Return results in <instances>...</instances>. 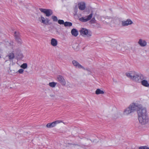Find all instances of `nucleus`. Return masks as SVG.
I'll use <instances>...</instances> for the list:
<instances>
[{
  "label": "nucleus",
  "mask_w": 149,
  "mask_h": 149,
  "mask_svg": "<svg viewBox=\"0 0 149 149\" xmlns=\"http://www.w3.org/2000/svg\"><path fill=\"white\" fill-rule=\"evenodd\" d=\"M148 147L146 146H141L139 147V149H148Z\"/></svg>",
  "instance_id": "obj_26"
},
{
  "label": "nucleus",
  "mask_w": 149,
  "mask_h": 149,
  "mask_svg": "<svg viewBox=\"0 0 149 149\" xmlns=\"http://www.w3.org/2000/svg\"><path fill=\"white\" fill-rule=\"evenodd\" d=\"M71 33L72 35L74 36V28H73L72 29Z\"/></svg>",
  "instance_id": "obj_30"
},
{
  "label": "nucleus",
  "mask_w": 149,
  "mask_h": 149,
  "mask_svg": "<svg viewBox=\"0 0 149 149\" xmlns=\"http://www.w3.org/2000/svg\"><path fill=\"white\" fill-rule=\"evenodd\" d=\"M54 122L55 123V125H56L57 124L61 123L62 121L60 120H57L54 121Z\"/></svg>",
  "instance_id": "obj_28"
},
{
  "label": "nucleus",
  "mask_w": 149,
  "mask_h": 149,
  "mask_svg": "<svg viewBox=\"0 0 149 149\" xmlns=\"http://www.w3.org/2000/svg\"><path fill=\"white\" fill-rule=\"evenodd\" d=\"M95 94L97 95H99L100 94H103L104 93V92L102 91L100 89H97L95 91Z\"/></svg>",
  "instance_id": "obj_19"
},
{
  "label": "nucleus",
  "mask_w": 149,
  "mask_h": 149,
  "mask_svg": "<svg viewBox=\"0 0 149 149\" xmlns=\"http://www.w3.org/2000/svg\"><path fill=\"white\" fill-rule=\"evenodd\" d=\"M58 22L59 24L61 25L64 24L65 23L63 20L61 19L58 20Z\"/></svg>",
  "instance_id": "obj_25"
},
{
  "label": "nucleus",
  "mask_w": 149,
  "mask_h": 149,
  "mask_svg": "<svg viewBox=\"0 0 149 149\" xmlns=\"http://www.w3.org/2000/svg\"><path fill=\"white\" fill-rule=\"evenodd\" d=\"M78 35V32L77 30L75 29V37L76 36Z\"/></svg>",
  "instance_id": "obj_33"
},
{
  "label": "nucleus",
  "mask_w": 149,
  "mask_h": 149,
  "mask_svg": "<svg viewBox=\"0 0 149 149\" xmlns=\"http://www.w3.org/2000/svg\"><path fill=\"white\" fill-rule=\"evenodd\" d=\"M148 149H149V148H148Z\"/></svg>",
  "instance_id": "obj_38"
},
{
  "label": "nucleus",
  "mask_w": 149,
  "mask_h": 149,
  "mask_svg": "<svg viewBox=\"0 0 149 149\" xmlns=\"http://www.w3.org/2000/svg\"><path fill=\"white\" fill-rule=\"evenodd\" d=\"M138 120L139 122L142 125H145L148 121V116H142L138 117Z\"/></svg>",
  "instance_id": "obj_3"
},
{
  "label": "nucleus",
  "mask_w": 149,
  "mask_h": 149,
  "mask_svg": "<svg viewBox=\"0 0 149 149\" xmlns=\"http://www.w3.org/2000/svg\"><path fill=\"white\" fill-rule=\"evenodd\" d=\"M14 36L17 41L19 44H21L22 40L20 38V35L19 33L15 31L14 33Z\"/></svg>",
  "instance_id": "obj_11"
},
{
  "label": "nucleus",
  "mask_w": 149,
  "mask_h": 149,
  "mask_svg": "<svg viewBox=\"0 0 149 149\" xmlns=\"http://www.w3.org/2000/svg\"><path fill=\"white\" fill-rule=\"evenodd\" d=\"M95 19L94 18H93L90 21L91 23H93L95 22Z\"/></svg>",
  "instance_id": "obj_32"
},
{
  "label": "nucleus",
  "mask_w": 149,
  "mask_h": 149,
  "mask_svg": "<svg viewBox=\"0 0 149 149\" xmlns=\"http://www.w3.org/2000/svg\"><path fill=\"white\" fill-rule=\"evenodd\" d=\"M81 34L84 36H85L88 37H90L91 36L92 33L91 31L85 28H82L80 30Z\"/></svg>",
  "instance_id": "obj_4"
},
{
  "label": "nucleus",
  "mask_w": 149,
  "mask_h": 149,
  "mask_svg": "<svg viewBox=\"0 0 149 149\" xmlns=\"http://www.w3.org/2000/svg\"><path fill=\"white\" fill-rule=\"evenodd\" d=\"M141 105L138 104L132 103L130 105L129 107L132 112H134L136 110L137 112V110L141 108Z\"/></svg>",
  "instance_id": "obj_7"
},
{
  "label": "nucleus",
  "mask_w": 149,
  "mask_h": 149,
  "mask_svg": "<svg viewBox=\"0 0 149 149\" xmlns=\"http://www.w3.org/2000/svg\"><path fill=\"white\" fill-rule=\"evenodd\" d=\"M140 78L142 80H145L144 79H146V77H144L143 75H141L140 76H139V79Z\"/></svg>",
  "instance_id": "obj_27"
},
{
  "label": "nucleus",
  "mask_w": 149,
  "mask_h": 149,
  "mask_svg": "<svg viewBox=\"0 0 149 149\" xmlns=\"http://www.w3.org/2000/svg\"><path fill=\"white\" fill-rule=\"evenodd\" d=\"M78 7L79 10H84L85 8V3L84 2H81L78 4Z\"/></svg>",
  "instance_id": "obj_13"
},
{
  "label": "nucleus",
  "mask_w": 149,
  "mask_h": 149,
  "mask_svg": "<svg viewBox=\"0 0 149 149\" xmlns=\"http://www.w3.org/2000/svg\"><path fill=\"white\" fill-rule=\"evenodd\" d=\"M138 43L142 47H145L147 45V42L146 41L142 39H139L138 42Z\"/></svg>",
  "instance_id": "obj_12"
},
{
  "label": "nucleus",
  "mask_w": 149,
  "mask_h": 149,
  "mask_svg": "<svg viewBox=\"0 0 149 149\" xmlns=\"http://www.w3.org/2000/svg\"><path fill=\"white\" fill-rule=\"evenodd\" d=\"M51 18L54 22H56L58 20L57 17L55 16H52Z\"/></svg>",
  "instance_id": "obj_24"
},
{
  "label": "nucleus",
  "mask_w": 149,
  "mask_h": 149,
  "mask_svg": "<svg viewBox=\"0 0 149 149\" xmlns=\"http://www.w3.org/2000/svg\"><path fill=\"white\" fill-rule=\"evenodd\" d=\"M72 63L74 65V61H73L72 62Z\"/></svg>",
  "instance_id": "obj_36"
},
{
  "label": "nucleus",
  "mask_w": 149,
  "mask_h": 149,
  "mask_svg": "<svg viewBox=\"0 0 149 149\" xmlns=\"http://www.w3.org/2000/svg\"><path fill=\"white\" fill-rule=\"evenodd\" d=\"M39 20L41 23L45 25H47L49 21L48 19H46L42 16H41L39 18Z\"/></svg>",
  "instance_id": "obj_9"
},
{
  "label": "nucleus",
  "mask_w": 149,
  "mask_h": 149,
  "mask_svg": "<svg viewBox=\"0 0 149 149\" xmlns=\"http://www.w3.org/2000/svg\"><path fill=\"white\" fill-rule=\"evenodd\" d=\"M9 45L12 46L13 45V42H11L10 43L9 42L8 43Z\"/></svg>",
  "instance_id": "obj_34"
},
{
  "label": "nucleus",
  "mask_w": 149,
  "mask_h": 149,
  "mask_svg": "<svg viewBox=\"0 0 149 149\" xmlns=\"http://www.w3.org/2000/svg\"><path fill=\"white\" fill-rule=\"evenodd\" d=\"M126 75L128 78L136 81L139 79V76L134 71H130L126 73Z\"/></svg>",
  "instance_id": "obj_1"
},
{
  "label": "nucleus",
  "mask_w": 149,
  "mask_h": 149,
  "mask_svg": "<svg viewBox=\"0 0 149 149\" xmlns=\"http://www.w3.org/2000/svg\"><path fill=\"white\" fill-rule=\"evenodd\" d=\"M75 130H76L77 133H79L80 131L81 130V129L78 128H75Z\"/></svg>",
  "instance_id": "obj_31"
},
{
  "label": "nucleus",
  "mask_w": 149,
  "mask_h": 149,
  "mask_svg": "<svg viewBox=\"0 0 149 149\" xmlns=\"http://www.w3.org/2000/svg\"><path fill=\"white\" fill-rule=\"evenodd\" d=\"M2 33V31L1 29H0V36H1V34Z\"/></svg>",
  "instance_id": "obj_35"
},
{
  "label": "nucleus",
  "mask_w": 149,
  "mask_h": 149,
  "mask_svg": "<svg viewBox=\"0 0 149 149\" xmlns=\"http://www.w3.org/2000/svg\"><path fill=\"white\" fill-rule=\"evenodd\" d=\"M23 69H25L27 67V64L26 63H23L20 66Z\"/></svg>",
  "instance_id": "obj_23"
},
{
  "label": "nucleus",
  "mask_w": 149,
  "mask_h": 149,
  "mask_svg": "<svg viewBox=\"0 0 149 149\" xmlns=\"http://www.w3.org/2000/svg\"><path fill=\"white\" fill-rule=\"evenodd\" d=\"M122 26H126L132 24L133 22L130 19H127L126 20H123L121 22Z\"/></svg>",
  "instance_id": "obj_8"
},
{
  "label": "nucleus",
  "mask_w": 149,
  "mask_h": 149,
  "mask_svg": "<svg viewBox=\"0 0 149 149\" xmlns=\"http://www.w3.org/2000/svg\"><path fill=\"white\" fill-rule=\"evenodd\" d=\"M39 10L41 12L45 13L47 17H49L53 14V12L51 9L41 8Z\"/></svg>",
  "instance_id": "obj_5"
},
{
  "label": "nucleus",
  "mask_w": 149,
  "mask_h": 149,
  "mask_svg": "<svg viewBox=\"0 0 149 149\" xmlns=\"http://www.w3.org/2000/svg\"><path fill=\"white\" fill-rule=\"evenodd\" d=\"M56 126L54 122L52 123H49L46 126L48 128H51Z\"/></svg>",
  "instance_id": "obj_20"
},
{
  "label": "nucleus",
  "mask_w": 149,
  "mask_h": 149,
  "mask_svg": "<svg viewBox=\"0 0 149 149\" xmlns=\"http://www.w3.org/2000/svg\"><path fill=\"white\" fill-rule=\"evenodd\" d=\"M85 70H87V71H89V70L87 69H85Z\"/></svg>",
  "instance_id": "obj_37"
},
{
  "label": "nucleus",
  "mask_w": 149,
  "mask_h": 149,
  "mask_svg": "<svg viewBox=\"0 0 149 149\" xmlns=\"http://www.w3.org/2000/svg\"><path fill=\"white\" fill-rule=\"evenodd\" d=\"M57 81L63 85H65L66 84V82L65 80L62 76L58 75L57 77Z\"/></svg>",
  "instance_id": "obj_10"
},
{
  "label": "nucleus",
  "mask_w": 149,
  "mask_h": 149,
  "mask_svg": "<svg viewBox=\"0 0 149 149\" xmlns=\"http://www.w3.org/2000/svg\"><path fill=\"white\" fill-rule=\"evenodd\" d=\"M56 84V83L54 82H49V85L52 88H54Z\"/></svg>",
  "instance_id": "obj_22"
},
{
  "label": "nucleus",
  "mask_w": 149,
  "mask_h": 149,
  "mask_svg": "<svg viewBox=\"0 0 149 149\" xmlns=\"http://www.w3.org/2000/svg\"><path fill=\"white\" fill-rule=\"evenodd\" d=\"M93 15L92 13H91L89 15L85 17H82L79 18V20L83 22H86L91 19Z\"/></svg>",
  "instance_id": "obj_6"
},
{
  "label": "nucleus",
  "mask_w": 149,
  "mask_h": 149,
  "mask_svg": "<svg viewBox=\"0 0 149 149\" xmlns=\"http://www.w3.org/2000/svg\"><path fill=\"white\" fill-rule=\"evenodd\" d=\"M132 112L129 106L128 108L124 110V114L125 115H128L129 114L132 113Z\"/></svg>",
  "instance_id": "obj_14"
},
{
  "label": "nucleus",
  "mask_w": 149,
  "mask_h": 149,
  "mask_svg": "<svg viewBox=\"0 0 149 149\" xmlns=\"http://www.w3.org/2000/svg\"><path fill=\"white\" fill-rule=\"evenodd\" d=\"M8 57L9 60L14 59L15 58V55L13 52H11L9 53V54L6 56L5 58L7 57Z\"/></svg>",
  "instance_id": "obj_17"
},
{
  "label": "nucleus",
  "mask_w": 149,
  "mask_h": 149,
  "mask_svg": "<svg viewBox=\"0 0 149 149\" xmlns=\"http://www.w3.org/2000/svg\"><path fill=\"white\" fill-rule=\"evenodd\" d=\"M137 113L138 117L148 115L146 109L143 107L141 105V108H139V109L137 110Z\"/></svg>",
  "instance_id": "obj_2"
},
{
  "label": "nucleus",
  "mask_w": 149,
  "mask_h": 149,
  "mask_svg": "<svg viewBox=\"0 0 149 149\" xmlns=\"http://www.w3.org/2000/svg\"><path fill=\"white\" fill-rule=\"evenodd\" d=\"M75 67L81 69L82 68L84 70H85V69L82 66V65H80L77 62L75 61Z\"/></svg>",
  "instance_id": "obj_18"
},
{
  "label": "nucleus",
  "mask_w": 149,
  "mask_h": 149,
  "mask_svg": "<svg viewBox=\"0 0 149 149\" xmlns=\"http://www.w3.org/2000/svg\"><path fill=\"white\" fill-rule=\"evenodd\" d=\"M57 40L55 38H52L51 41V44L53 46L55 47L57 45Z\"/></svg>",
  "instance_id": "obj_16"
},
{
  "label": "nucleus",
  "mask_w": 149,
  "mask_h": 149,
  "mask_svg": "<svg viewBox=\"0 0 149 149\" xmlns=\"http://www.w3.org/2000/svg\"><path fill=\"white\" fill-rule=\"evenodd\" d=\"M64 25L65 27H70L72 26V23L70 22H65Z\"/></svg>",
  "instance_id": "obj_21"
},
{
  "label": "nucleus",
  "mask_w": 149,
  "mask_h": 149,
  "mask_svg": "<svg viewBox=\"0 0 149 149\" xmlns=\"http://www.w3.org/2000/svg\"><path fill=\"white\" fill-rule=\"evenodd\" d=\"M141 84L143 86L146 87H149V83L148 81L146 80H143L141 82Z\"/></svg>",
  "instance_id": "obj_15"
},
{
  "label": "nucleus",
  "mask_w": 149,
  "mask_h": 149,
  "mask_svg": "<svg viewBox=\"0 0 149 149\" xmlns=\"http://www.w3.org/2000/svg\"><path fill=\"white\" fill-rule=\"evenodd\" d=\"M24 71V70L23 69H20L18 70V72L20 74H22L23 73Z\"/></svg>",
  "instance_id": "obj_29"
}]
</instances>
